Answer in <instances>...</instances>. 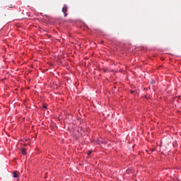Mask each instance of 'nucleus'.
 <instances>
[{
	"label": "nucleus",
	"mask_w": 181,
	"mask_h": 181,
	"mask_svg": "<svg viewBox=\"0 0 181 181\" xmlns=\"http://www.w3.org/2000/svg\"><path fill=\"white\" fill-rule=\"evenodd\" d=\"M62 12L64 13V16H67V6L64 5V7L62 8Z\"/></svg>",
	"instance_id": "f257e3e1"
},
{
	"label": "nucleus",
	"mask_w": 181,
	"mask_h": 181,
	"mask_svg": "<svg viewBox=\"0 0 181 181\" xmlns=\"http://www.w3.org/2000/svg\"><path fill=\"white\" fill-rule=\"evenodd\" d=\"M43 108H45V110H47V106L46 105H43Z\"/></svg>",
	"instance_id": "20e7f679"
},
{
	"label": "nucleus",
	"mask_w": 181,
	"mask_h": 181,
	"mask_svg": "<svg viewBox=\"0 0 181 181\" xmlns=\"http://www.w3.org/2000/svg\"><path fill=\"white\" fill-rule=\"evenodd\" d=\"M13 177H14V179H16V177H19V171H14L13 173Z\"/></svg>",
	"instance_id": "f03ea898"
},
{
	"label": "nucleus",
	"mask_w": 181,
	"mask_h": 181,
	"mask_svg": "<svg viewBox=\"0 0 181 181\" xmlns=\"http://www.w3.org/2000/svg\"><path fill=\"white\" fill-rule=\"evenodd\" d=\"M23 155H26V150L25 148H22Z\"/></svg>",
	"instance_id": "7ed1b4c3"
},
{
	"label": "nucleus",
	"mask_w": 181,
	"mask_h": 181,
	"mask_svg": "<svg viewBox=\"0 0 181 181\" xmlns=\"http://www.w3.org/2000/svg\"><path fill=\"white\" fill-rule=\"evenodd\" d=\"M88 155L90 156L91 155V151H88Z\"/></svg>",
	"instance_id": "39448f33"
},
{
	"label": "nucleus",
	"mask_w": 181,
	"mask_h": 181,
	"mask_svg": "<svg viewBox=\"0 0 181 181\" xmlns=\"http://www.w3.org/2000/svg\"><path fill=\"white\" fill-rule=\"evenodd\" d=\"M98 144H101V141L100 140H98Z\"/></svg>",
	"instance_id": "423d86ee"
}]
</instances>
